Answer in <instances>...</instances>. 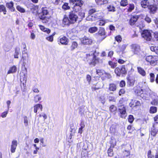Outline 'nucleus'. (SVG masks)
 I'll return each mask as SVG.
<instances>
[{
  "label": "nucleus",
  "mask_w": 158,
  "mask_h": 158,
  "mask_svg": "<svg viewBox=\"0 0 158 158\" xmlns=\"http://www.w3.org/2000/svg\"><path fill=\"white\" fill-rule=\"evenodd\" d=\"M117 89V86L116 84L114 83H110L109 85L108 89L110 91H115Z\"/></svg>",
  "instance_id": "c85d7f7f"
},
{
  "label": "nucleus",
  "mask_w": 158,
  "mask_h": 158,
  "mask_svg": "<svg viewBox=\"0 0 158 158\" xmlns=\"http://www.w3.org/2000/svg\"><path fill=\"white\" fill-rule=\"evenodd\" d=\"M122 147V148L125 149L122 152L123 158H135V156L131 154L130 150L127 149L128 147L130 148L129 145L123 144Z\"/></svg>",
  "instance_id": "0eeeda50"
},
{
  "label": "nucleus",
  "mask_w": 158,
  "mask_h": 158,
  "mask_svg": "<svg viewBox=\"0 0 158 158\" xmlns=\"http://www.w3.org/2000/svg\"><path fill=\"white\" fill-rule=\"evenodd\" d=\"M96 72L97 74L100 77H101V79L102 80H105L107 77L110 76V74L106 73L104 70L102 69H97Z\"/></svg>",
  "instance_id": "4468645a"
},
{
  "label": "nucleus",
  "mask_w": 158,
  "mask_h": 158,
  "mask_svg": "<svg viewBox=\"0 0 158 158\" xmlns=\"http://www.w3.org/2000/svg\"><path fill=\"white\" fill-rule=\"evenodd\" d=\"M59 42L62 45H67L69 43V40L65 36H64L60 38Z\"/></svg>",
  "instance_id": "6ab92c4d"
},
{
  "label": "nucleus",
  "mask_w": 158,
  "mask_h": 158,
  "mask_svg": "<svg viewBox=\"0 0 158 158\" xmlns=\"http://www.w3.org/2000/svg\"><path fill=\"white\" fill-rule=\"evenodd\" d=\"M2 12L4 15L6 14L7 10L5 6L3 4H0V13Z\"/></svg>",
  "instance_id": "2f4dec72"
},
{
  "label": "nucleus",
  "mask_w": 158,
  "mask_h": 158,
  "mask_svg": "<svg viewBox=\"0 0 158 158\" xmlns=\"http://www.w3.org/2000/svg\"><path fill=\"white\" fill-rule=\"evenodd\" d=\"M126 79L127 81V83L130 86H133L134 85L135 82V80H134L131 79L130 76H127L126 77Z\"/></svg>",
  "instance_id": "5701e85b"
},
{
  "label": "nucleus",
  "mask_w": 158,
  "mask_h": 158,
  "mask_svg": "<svg viewBox=\"0 0 158 158\" xmlns=\"http://www.w3.org/2000/svg\"><path fill=\"white\" fill-rule=\"evenodd\" d=\"M149 132V135H151L152 137H155L156 136L158 132V130L156 129L155 124H154L152 125Z\"/></svg>",
  "instance_id": "f3484780"
},
{
  "label": "nucleus",
  "mask_w": 158,
  "mask_h": 158,
  "mask_svg": "<svg viewBox=\"0 0 158 158\" xmlns=\"http://www.w3.org/2000/svg\"><path fill=\"white\" fill-rule=\"evenodd\" d=\"M39 8V6L38 5H34L31 8V10L33 11H34L35 10H38Z\"/></svg>",
  "instance_id": "0e129e2a"
},
{
  "label": "nucleus",
  "mask_w": 158,
  "mask_h": 158,
  "mask_svg": "<svg viewBox=\"0 0 158 158\" xmlns=\"http://www.w3.org/2000/svg\"><path fill=\"white\" fill-rule=\"evenodd\" d=\"M128 4V1L127 0H121L120 2V6L123 7H125Z\"/></svg>",
  "instance_id": "ea45409f"
},
{
  "label": "nucleus",
  "mask_w": 158,
  "mask_h": 158,
  "mask_svg": "<svg viewBox=\"0 0 158 158\" xmlns=\"http://www.w3.org/2000/svg\"><path fill=\"white\" fill-rule=\"evenodd\" d=\"M135 8V6L133 4H129V6L127 9L128 12H130L133 10Z\"/></svg>",
  "instance_id": "09e8293b"
},
{
  "label": "nucleus",
  "mask_w": 158,
  "mask_h": 158,
  "mask_svg": "<svg viewBox=\"0 0 158 158\" xmlns=\"http://www.w3.org/2000/svg\"><path fill=\"white\" fill-rule=\"evenodd\" d=\"M125 81L124 80H121L119 83V86L121 87H124L126 86Z\"/></svg>",
  "instance_id": "5fc2aeb1"
},
{
  "label": "nucleus",
  "mask_w": 158,
  "mask_h": 158,
  "mask_svg": "<svg viewBox=\"0 0 158 158\" xmlns=\"http://www.w3.org/2000/svg\"><path fill=\"white\" fill-rule=\"evenodd\" d=\"M106 23V20L102 19H100L99 20L98 25L100 26H104Z\"/></svg>",
  "instance_id": "864d4df0"
},
{
  "label": "nucleus",
  "mask_w": 158,
  "mask_h": 158,
  "mask_svg": "<svg viewBox=\"0 0 158 158\" xmlns=\"http://www.w3.org/2000/svg\"><path fill=\"white\" fill-rule=\"evenodd\" d=\"M114 54V52L113 51H110L108 53V56L110 57V58H111L113 56Z\"/></svg>",
  "instance_id": "774afa93"
},
{
  "label": "nucleus",
  "mask_w": 158,
  "mask_h": 158,
  "mask_svg": "<svg viewBox=\"0 0 158 158\" xmlns=\"http://www.w3.org/2000/svg\"><path fill=\"white\" fill-rule=\"evenodd\" d=\"M108 64L112 69H114L117 65V64L116 63L113 62L111 60L108 61Z\"/></svg>",
  "instance_id": "37998d69"
},
{
  "label": "nucleus",
  "mask_w": 158,
  "mask_h": 158,
  "mask_svg": "<svg viewBox=\"0 0 158 158\" xmlns=\"http://www.w3.org/2000/svg\"><path fill=\"white\" fill-rule=\"evenodd\" d=\"M9 109H8V110L7 111H4L3 113H2L1 115V116L2 118H4L6 117L8 112Z\"/></svg>",
  "instance_id": "052dcab7"
},
{
  "label": "nucleus",
  "mask_w": 158,
  "mask_h": 158,
  "mask_svg": "<svg viewBox=\"0 0 158 158\" xmlns=\"http://www.w3.org/2000/svg\"><path fill=\"white\" fill-rule=\"evenodd\" d=\"M134 92L136 96L142 98L146 97V94L144 89L141 85H137L134 88Z\"/></svg>",
  "instance_id": "423d86ee"
},
{
  "label": "nucleus",
  "mask_w": 158,
  "mask_h": 158,
  "mask_svg": "<svg viewBox=\"0 0 158 158\" xmlns=\"http://www.w3.org/2000/svg\"><path fill=\"white\" fill-rule=\"evenodd\" d=\"M78 12L79 16L78 19H80V21H81L85 17V13L81 10Z\"/></svg>",
  "instance_id": "a19ab883"
},
{
  "label": "nucleus",
  "mask_w": 158,
  "mask_h": 158,
  "mask_svg": "<svg viewBox=\"0 0 158 158\" xmlns=\"http://www.w3.org/2000/svg\"><path fill=\"white\" fill-rule=\"evenodd\" d=\"M28 56L27 52L24 50L22 52V56L20 62H22L21 67V70L20 73V79L21 82L26 83L27 78V70L25 66L26 64V61L28 62Z\"/></svg>",
  "instance_id": "f257e3e1"
},
{
  "label": "nucleus",
  "mask_w": 158,
  "mask_h": 158,
  "mask_svg": "<svg viewBox=\"0 0 158 158\" xmlns=\"http://www.w3.org/2000/svg\"><path fill=\"white\" fill-rule=\"evenodd\" d=\"M46 39L48 41L50 42H52L53 41V37H52V36L51 35L46 37Z\"/></svg>",
  "instance_id": "bf43d9fd"
},
{
  "label": "nucleus",
  "mask_w": 158,
  "mask_h": 158,
  "mask_svg": "<svg viewBox=\"0 0 158 158\" xmlns=\"http://www.w3.org/2000/svg\"><path fill=\"white\" fill-rule=\"evenodd\" d=\"M47 7H43L41 9V11L37 13L39 18L42 20L43 23H47L49 22L50 17L46 16L49 14V11Z\"/></svg>",
  "instance_id": "7ed1b4c3"
},
{
  "label": "nucleus",
  "mask_w": 158,
  "mask_h": 158,
  "mask_svg": "<svg viewBox=\"0 0 158 158\" xmlns=\"http://www.w3.org/2000/svg\"><path fill=\"white\" fill-rule=\"evenodd\" d=\"M62 8L64 10H66L70 9V7L68 3L64 2L62 6Z\"/></svg>",
  "instance_id": "79ce46f5"
},
{
  "label": "nucleus",
  "mask_w": 158,
  "mask_h": 158,
  "mask_svg": "<svg viewBox=\"0 0 158 158\" xmlns=\"http://www.w3.org/2000/svg\"><path fill=\"white\" fill-rule=\"evenodd\" d=\"M131 51L134 55H138L141 51L140 46L136 44H133L131 45Z\"/></svg>",
  "instance_id": "2eb2a0df"
},
{
  "label": "nucleus",
  "mask_w": 158,
  "mask_h": 158,
  "mask_svg": "<svg viewBox=\"0 0 158 158\" xmlns=\"http://www.w3.org/2000/svg\"><path fill=\"white\" fill-rule=\"evenodd\" d=\"M150 82L152 83L155 81V76L154 74L153 73H150Z\"/></svg>",
  "instance_id": "c03bdc74"
},
{
  "label": "nucleus",
  "mask_w": 158,
  "mask_h": 158,
  "mask_svg": "<svg viewBox=\"0 0 158 158\" xmlns=\"http://www.w3.org/2000/svg\"><path fill=\"white\" fill-rule=\"evenodd\" d=\"M118 111V115L121 118L125 119L127 116L126 109L124 105L119 106Z\"/></svg>",
  "instance_id": "1a4fd4ad"
},
{
  "label": "nucleus",
  "mask_w": 158,
  "mask_h": 158,
  "mask_svg": "<svg viewBox=\"0 0 158 158\" xmlns=\"http://www.w3.org/2000/svg\"><path fill=\"white\" fill-rule=\"evenodd\" d=\"M113 148H109L107 151V153L108 156L110 157L113 156L114 155V152L113 150Z\"/></svg>",
  "instance_id": "473e14b6"
},
{
  "label": "nucleus",
  "mask_w": 158,
  "mask_h": 158,
  "mask_svg": "<svg viewBox=\"0 0 158 158\" xmlns=\"http://www.w3.org/2000/svg\"><path fill=\"white\" fill-rule=\"evenodd\" d=\"M69 2L70 4L73 5L72 11H73L74 13H77L81 10L84 4V2L82 0H69Z\"/></svg>",
  "instance_id": "39448f33"
},
{
  "label": "nucleus",
  "mask_w": 158,
  "mask_h": 158,
  "mask_svg": "<svg viewBox=\"0 0 158 158\" xmlns=\"http://www.w3.org/2000/svg\"><path fill=\"white\" fill-rule=\"evenodd\" d=\"M127 45L126 44H124L122 45H120L118 46V50L117 51V52H123L125 50Z\"/></svg>",
  "instance_id": "393cba45"
},
{
  "label": "nucleus",
  "mask_w": 158,
  "mask_h": 158,
  "mask_svg": "<svg viewBox=\"0 0 158 158\" xmlns=\"http://www.w3.org/2000/svg\"><path fill=\"white\" fill-rule=\"evenodd\" d=\"M78 44L76 41H73L72 42L71 45L70 46L71 50L73 51L77 48V47Z\"/></svg>",
  "instance_id": "58836bf2"
},
{
  "label": "nucleus",
  "mask_w": 158,
  "mask_h": 158,
  "mask_svg": "<svg viewBox=\"0 0 158 158\" xmlns=\"http://www.w3.org/2000/svg\"><path fill=\"white\" fill-rule=\"evenodd\" d=\"M147 157L148 158H154V156L152 155L151 151L150 150L148 152Z\"/></svg>",
  "instance_id": "6e6d98bb"
},
{
  "label": "nucleus",
  "mask_w": 158,
  "mask_h": 158,
  "mask_svg": "<svg viewBox=\"0 0 158 158\" xmlns=\"http://www.w3.org/2000/svg\"><path fill=\"white\" fill-rule=\"evenodd\" d=\"M148 1L147 0H143L141 2V5L142 7L143 8H146L148 7Z\"/></svg>",
  "instance_id": "72a5a7b5"
},
{
  "label": "nucleus",
  "mask_w": 158,
  "mask_h": 158,
  "mask_svg": "<svg viewBox=\"0 0 158 158\" xmlns=\"http://www.w3.org/2000/svg\"><path fill=\"white\" fill-rule=\"evenodd\" d=\"M109 110L111 113L115 114L117 111V107L114 105H111L110 107Z\"/></svg>",
  "instance_id": "7c9ffc66"
},
{
  "label": "nucleus",
  "mask_w": 158,
  "mask_h": 158,
  "mask_svg": "<svg viewBox=\"0 0 158 158\" xmlns=\"http://www.w3.org/2000/svg\"><path fill=\"white\" fill-rule=\"evenodd\" d=\"M78 19V16L73 12L71 11L69 12L68 17L65 15L64 16L62 20V24L64 27H69L71 24H73L77 21Z\"/></svg>",
  "instance_id": "f03ea898"
},
{
  "label": "nucleus",
  "mask_w": 158,
  "mask_h": 158,
  "mask_svg": "<svg viewBox=\"0 0 158 158\" xmlns=\"http://www.w3.org/2000/svg\"><path fill=\"white\" fill-rule=\"evenodd\" d=\"M107 9L109 12H114L116 11L115 7L113 5H109L107 7Z\"/></svg>",
  "instance_id": "c9c22d12"
},
{
  "label": "nucleus",
  "mask_w": 158,
  "mask_h": 158,
  "mask_svg": "<svg viewBox=\"0 0 158 158\" xmlns=\"http://www.w3.org/2000/svg\"><path fill=\"white\" fill-rule=\"evenodd\" d=\"M17 68L15 65H13L10 67L7 72V74L14 73L16 72Z\"/></svg>",
  "instance_id": "b1692460"
},
{
  "label": "nucleus",
  "mask_w": 158,
  "mask_h": 158,
  "mask_svg": "<svg viewBox=\"0 0 158 158\" xmlns=\"http://www.w3.org/2000/svg\"><path fill=\"white\" fill-rule=\"evenodd\" d=\"M114 39L115 41L118 43H120L122 40V38L120 35H118L114 37Z\"/></svg>",
  "instance_id": "a18cd8bd"
},
{
  "label": "nucleus",
  "mask_w": 158,
  "mask_h": 158,
  "mask_svg": "<svg viewBox=\"0 0 158 158\" xmlns=\"http://www.w3.org/2000/svg\"><path fill=\"white\" fill-rule=\"evenodd\" d=\"M148 8L150 10V12L151 13L154 14L157 10V5L155 4L150 5L148 6Z\"/></svg>",
  "instance_id": "412c9836"
},
{
  "label": "nucleus",
  "mask_w": 158,
  "mask_h": 158,
  "mask_svg": "<svg viewBox=\"0 0 158 158\" xmlns=\"http://www.w3.org/2000/svg\"><path fill=\"white\" fill-rule=\"evenodd\" d=\"M6 6L10 11H15V9L14 7V3L12 1H11L10 2L6 3Z\"/></svg>",
  "instance_id": "a211bd4d"
},
{
  "label": "nucleus",
  "mask_w": 158,
  "mask_h": 158,
  "mask_svg": "<svg viewBox=\"0 0 158 158\" xmlns=\"http://www.w3.org/2000/svg\"><path fill=\"white\" fill-rule=\"evenodd\" d=\"M20 49L19 48L16 47L15 49V52L14 54V58L18 59L19 58V55L20 53Z\"/></svg>",
  "instance_id": "cd10ccee"
},
{
  "label": "nucleus",
  "mask_w": 158,
  "mask_h": 158,
  "mask_svg": "<svg viewBox=\"0 0 158 158\" xmlns=\"http://www.w3.org/2000/svg\"><path fill=\"white\" fill-rule=\"evenodd\" d=\"M42 110L43 106L41 104H37L34 106V112L35 113L37 114L38 111H41Z\"/></svg>",
  "instance_id": "4be33fe9"
},
{
  "label": "nucleus",
  "mask_w": 158,
  "mask_h": 158,
  "mask_svg": "<svg viewBox=\"0 0 158 158\" xmlns=\"http://www.w3.org/2000/svg\"><path fill=\"white\" fill-rule=\"evenodd\" d=\"M142 37L147 41H150L152 39V35L149 30L144 29L141 33Z\"/></svg>",
  "instance_id": "9b49d317"
},
{
  "label": "nucleus",
  "mask_w": 158,
  "mask_h": 158,
  "mask_svg": "<svg viewBox=\"0 0 158 158\" xmlns=\"http://www.w3.org/2000/svg\"><path fill=\"white\" fill-rule=\"evenodd\" d=\"M97 37L102 40L107 36L105 29L103 27H100L97 33L95 34Z\"/></svg>",
  "instance_id": "9d476101"
},
{
  "label": "nucleus",
  "mask_w": 158,
  "mask_h": 158,
  "mask_svg": "<svg viewBox=\"0 0 158 158\" xmlns=\"http://www.w3.org/2000/svg\"><path fill=\"white\" fill-rule=\"evenodd\" d=\"M41 99V97H40L39 95H36L34 97V101L35 103L40 100Z\"/></svg>",
  "instance_id": "4d7b16f0"
},
{
  "label": "nucleus",
  "mask_w": 158,
  "mask_h": 158,
  "mask_svg": "<svg viewBox=\"0 0 158 158\" xmlns=\"http://www.w3.org/2000/svg\"><path fill=\"white\" fill-rule=\"evenodd\" d=\"M34 31L33 30L31 33L30 38L32 40H34L35 37V35L33 32Z\"/></svg>",
  "instance_id": "338daca9"
},
{
  "label": "nucleus",
  "mask_w": 158,
  "mask_h": 158,
  "mask_svg": "<svg viewBox=\"0 0 158 158\" xmlns=\"http://www.w3.org/2000/svg\"><path fill=\"white\" fill-rule=\"evenodd\" d=\"M139 17V15H131L129 20V24L131 26H135Z\"/></svg>",
  "instance_id": "ddd939ff"
},
{
  "label": "nucleus",
  "mask_w": 158,
  "mask_h": 158,
  "mask_svg": "<svg viewBox=\"0 0 158 158\" xmlns=\"http://www.w3.org/2000/svg\"><path fill=\"white\" fill-rule=\"evenodd\" d=\"M127 119L128 122L131 124L133 123L135 118L133 115L130 114L128 116Z\"/></svg>",
  "instance_id": "49530a36"
},
{
  "label": "nucleus",
  "mask_w": 158,
  "mask_h": 158,
  "mask_svg": "<svg viewBox=\"0 0 158 158\" xmlns=\"http://www.w3.org/2000/svg\"><path fill=\"white\" fill-rule=\"evenodd\" d=\"M151 104L154 106H157L158 104V99L157 98L153 99L151 102Z\"/></svg>",
  "instance_id": "3c124183"
},
{
  "label": "nucleus",
  "mask_w": 158,
  "mask_h": 158,
  "mask_svg": "<svg viewBox=\"0 0 158 158\" xmlns=\"http://www.w3.org/2000/svg\"><path fill=\"white\" fill-rule=\"evenodd\" d=\"M18 143L16 140H13L12 141L10 151L11 153H14L17 148Z\"/></svg>",
  "instance_id": "aec40b11"
},
{
  "label": "nucleus",
  "mask_w": 158,
  "mask_h": 158,
  "mask_svg": "<svg viewBox=\"0 0 158 158\" xmlns=\"http://www.w3.org/2000/svg\"><path fill=\"white\" fill-rule=\"evenodd\" d=\"M125 90L124 89L122 88L120 89L119 91L118 94L119 96H121L122 94H124L125 93Z\"/></svg>",
  "instance_id": "e2e57ef3"
},
{
  "label": "nucleus",
  "mask_w": 158,
  "mask_h": 158,
  "mask_svg": "<svg viewBox=\"0 0 158 158\" xmlns=\"http://www.w3.org/2000/svg\"><path fill=\"white\" fill-rule=\"evenodd\" d=\"M150 49L152 51L154 52L158 55V46H152L151 47Z\"/></svg>",
  "instance_id": "de8ad7c7"
},
{
  "label": "nucleus",
  "mask_w": 158,
  "mask_h": 158,
  "mask_svg": "<svg viewBox=\"0 0 158 158\" xmlns=\"http://www.w3.org/2000/svg\"><path fill=\"white\" fill-rule=\"evenodd\" d=\"M96 51H95L91 55L89 53L86 54L85 58L87 61L89 60L91 56H93L91 61L89 63V65L91 67L95 66L96 64L99 63L101 60L100 58L97 57V55H96Z\"/></svg>",
  "instance_id": "20e7f679"
},
{
  "label": "nucleus",
  "mask_w": 158,
  "mask_h": 158,
  "mask_svg": "<svg viewBox=\"0 0 158 158\" xmlns=\"http://www.w3.org/2000/svg\"><path fill=\"white\" fill-rule=\"evenodd\" d=\"M148 23H149L151 22V19L148 16H146L144 19Z\"/></svg>",
  "instance_id": "69168bd1"
},
{
  "label": "nucleus",
  "mask_w": 158,
  "mask_h": 158,
  "mask_svg": "<svg viewBox=\"0 0 158 158\" xmlns=\"http://www.w3.org/2000/svg\"><path fill=\"white\" fill-rule=\"evenodd\" d=\"M17 10L21 13H23L25 12V10L20 6L18 5L16 7Z\"/></svg>",
  "instance_id": "8fccbe9b"
},
{
  "label": "nucleus",
  "mask_w": 158,
  "mask_h": 158,
  "mask_svg": "<svg viewBox=\"0 0 158 158\" xmlns=\"http://www.w3.org/2000/svg\"><path fill=\"white\" fill-rule=\"evenodd\" d=\"M157 109L156 107L152 106L150 108L149 112L151 114H154L157 112Z\"/></svg>",
  "instance_id": "4c0bfd02"
},
{
  "label": "nucleus",
  "mask_w": 158,
  "mask_h": 158,
  "mask_svg": "<svg viewBox=\"0 0 158 158\" xmlns=\"http://www.w3.org/2000/svg\"><path fill=\"white\" fill-rule=\"evenodd\" d=\"M98 30L97 27L94 26L89 28V29L88 31L90 33H93L96 32Z\"/></svg>",
  "instance_id": "e433bc0d"
},
{
  "label": "nucleus",
  "mask_w": 158,
  "mask_h": 158,
  "mask_svg": "<svg viewBox=\"0 0 158 158\" xmlns=\"http://www.w3.org/2000/svg\"><path fill=\"white\" fill-rule=\"evenodd\" d=\"M110 146L109 148H114L116 145V141L115 139H111V140L110 141Z\"/></svg>",
  "instance_id": "f704fd0d"
},
{
  "label": "nucleus",
  "mask_w": 158,
  "mask_h": 158,
  "mask_svg": "<svg viewBox=\"0 0 158 158\" xmlns=\"http://www.w3.org/2000/svg\"><path fill=\"white\" fill-rule=\"evenodd\" d=\"M42 117H43L44 119L43 121H44L47 118V115L45 114H40L39 115V118H38L39 119Z\"/></svg>",
  "instance_id": "680f3d73"
},
{
  "label": "nucleus",
  "mask_w": 158,
  "mask_h": 158,
  "mask_svg": "<svg viewBox=\"0 0 158 158\" xmlns=\"http://www.w3.org/2000/svg\"><path fill=\"white\" fill-rule=\"evenodd\" d=\"M81 42L84 45H90L92 44L93 40L89 37L84 36L81 38Z\"/></svg>",
  "instance_id": "dca6fc26"
},
{
  "label": "nucleus",
  "mask_w": 158,
  "mask_h": 158,
  "mask_svg": "<svg viewBox=\"0 0 158 158\" xmlns=\"http://www.w3.org/2000/svg\"><path fill=\"white\" fill-rule=\"evenodd\" d=\"M97 4L98 5H102L106 4L108 3L107 0H95Z\"/></svg>",
  "instance_id": "c756f323"
},
{
  "label": "nucleus",
  "mask_w": 158,
  "mask_h": 158,
  "mask_svg": "<svg viewBox=\"0 0 158 158\" xmlns=\"http://www.w3.org/2000/svg\"><path fill=\"white\" fill-rule=\"evenodd\" d=\"M39 27L40 29L43 31L49 34L51 32V30L48 28H46L44 26L41 25H39Z\"/></svg>",
  "instance_id": "bb28decb"
},
{
  "label": "nucleus",
  "mask_w": 158,
  "mask_h": 158,
  "mask_svg": "<svg viewBox=\"0 0 158 158\" xmlns=\"http://www.w3.org/2000/svg\"><path fill=\"white\" fill-rule=\"evenodd\" d=\"M97 11V10L95 8H93L90 9L88 11V14L89 15H91Z\"/></svg>",
  "instance_id": "603ef678"
},
{
  "label": "nucleus",
  "mask_w": 158,
  "mask_h": 158,
  "mask_svg": "<svg viewBox=\"0 0 158 158\" xmlns=\"http://www.w3.org/2000/svg\"><path fill=\"white\" fill-rule=\"evenodd\" d=\"M24 123L25 125L27 126L28 125V121L27 118V116H24L23 117Z\"/></svg>",
  "instance_id": "13d9d810"
},
{
  "label": "nucleus",
  "mask_w": 158,
  "mask_h": 158,
  "mask_svg": "<svg viewBox=\"0 0 158 158\" xmlns=\"http://www.w3.org/2000/svg\"><path fill=\"white\" fill-rule=\"evenodd\" d=\"M137 69L138 73L142 76L144 77L146 75V72L144 70L140 67H138Z\"/></svg>",
  "instance_id": "a878e982"
},
{
  "label": "nucleus",
  "mask_w": 158,
  "mask_h": 158,
  "mask_svg": "<svg viewBox=\"0 0 158 158\" xmlns=\"http://www.w3.org/2000/svg\"><path fill=\"white\" fill-rule=\"evenodd\" d=\"M146 61L151 65H155L157 63V58L155 56L149 55L146 57Z\"/></svg>",
  "instance_id": "f8f14e48"
},
{
  "label": "nucleus",
  "mask_w": 158,
  "mask_h": 158,
  "mask_svg": "<svg viewBox=\"0 0 158 158\" xmlns=\"http://www.w3.org/2000/svg\"><path fill=\"white\" fill-rule=\"evenodd\" d=\"M114 72L116 76L118 77H120L121 75H126L127 73L125 65H124L116 67L114 70Z\"/></svg>",
  "instance_id": "6e6552de"
}]
</instances>
